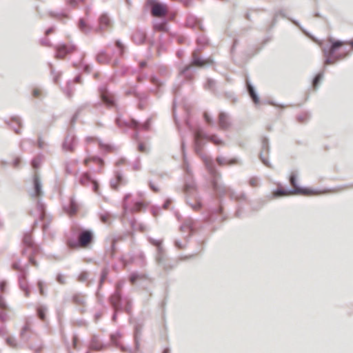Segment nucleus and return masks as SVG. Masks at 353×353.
Returning a JSON list of instances; mask_svg holds the SVG:
<instances>
[{
    "instance_id": "obj_1",
    "label": "nucleus",
    "mask_w": 353,
    "mask_h": 353,
    "mask_svg": "<svg viewBox=\"0 0 353 353\" xmlns=\"http://www.w3.org/2000/svg\"><path fill=\"white\" fill-rule=\"evenodd\" d=\"M327 41L330 43V46H327L322 42L319 43L326 57V64H332L336 60L346 57L349 52L345 50L346 46H350V50H353V39L350 41H340L330 38Z\"/></svg>"
},
{
    "instance_id": "obj_2",
    "label": "nucleus",
    "mask_w": 353,
    "mask_h": 353,
    "mask_svg": "<svg viewBox=\"0 0 353 353\" xmlns=\"http://www.w3.org/2000/svg\"><path fill=\"white\" fill-rule=\"evenodd\" d=\"M206 139L216 145H222L224 142L219 138L216 135H205L201 129L196 130L194 132V150L196 153L199 155L203 159L207 168L210 171H214L212 161L211 159L203 152V143L202 140Z\"/></svg>"
},
{
    "instance_id": "obj_3",
    "label": "nucleus",
    "mask_w": 353,
    "mask_h": 353,
    "mask_svg": "<svg viewBox=\"0 0 353 353\" xmlns=\"http://www.w3.org/2000/svg\"><path fill=\"white\" fill-rule=\"evenodd\" d=\"M290 183L292 187V194H301L303 196H316L328 192L327 191H318L308 188H301L296 184V178L294 174H291Z\"/></svg>"
},
{
    "instance_id": "obj_4",
    "label": "nucleus",
    "mask_w": 353,
    "mask_h": 353,
    "mask_svg": "<svg viewBox=\"0 0 353 353\" xmlns=\"http://www.w3.org/2000/svg\"><path fill=\"white\" fill-rule=\"evenodd\" d=\"M77 141L75 135L68 133L62 143V149L65 152H73L75 150Z\"/></svg>"
},
{
    "instance_id": "obj_5",
    "label": "nucleus",
    "mask_w": 353,
    "mask_h": 353,
    "mask_svg": "<svg viewBox=\"0 0 353 353\" xmlns=\"http://www.w3.org/2000/svg\"><path fill=\"white\" fill-rule=\"evenodd\" d=\"M168 7L166 4L154 3L151 8V14L155 17H163L168 14Z\"/></svg>"
},
{
    "instance_id": "obj_6",
    "label": "nucleus",
    "mask_w": 353,
    "mask_h": 353,
    "mask_svg": "<svg viewBox=\"0 0 353 353\" xmlns=\"http://www.w3.org/2000/svg\"><path fill=\"white\" fill-rule=\"evenodd\" d=\"M117 123L119 127H127L132 129H137L139 123L133 119L119 117L117 119Z\"/></svg>"
},
{
    "instance_id": "obj_7",
    "label": "nucleus",
    "mask_w": 353,
    "mask_h": 353,
    "mask_svg": "<svg viewBox=\"0 0 353 353\" xmlns=\"http://www.w3.org/2000/svg\"><path fill=\"white\" fill-rule=\"evenodd\" d=\"M76 50V47L73 45H61L57 48V58L63 59L68 54L72 53Z\"/></svg>"
},
{
    "instance_id": "obj_8",
    "label": "nucleus",
    "mask_w": 353,
    "mask_h": 353,
    "mask_svg": "<svg viewBox=\"0 0 353 353\" xmlns=\"http://www.w3.org/2000/svg\"><path fill=\"white\" fill-rule=\"evenodd\" d=\"M92 240V233L89 230L82 232L79 236V245L81 248H86Z\"/></svg>"
},
{
    "instance_id": "obj_9",
    "label": "nucleus",
    "mask_w": 353,
    "mask_h": 353,
    "mask_svg": "<svg viewBox=\"0 0 353 353\" xmlns=\"http://www.w3.org/2000/svg\"><path fill=\"white\" fill-rule=\"evenodd\" d=\"M212 63L209 59L203 60L200 58V53L199 51L195 50L192 53V65L197 67H203L208 63Z\"/></svg>"
},
{
    "instance_id": "obj_10",
    "label": "nucleus",
    "mask_w": 353,
    "mask_h": 353,
    "mask_svg": "<svg viewBox=\"0 0 353 353\" xmlns=\"http://www.w3.org/2000/svg\"><path fill=\"white\" fill-rule=\"evenodd\" d=\"M218 125L222 130H228L230 126V122L228 115L225 112H220L218 117Z\"/></svg>"
},
{
    "instance_id": "obj_11",
    "label": "nucleus",
    "mask_w": 353,
    "mask_h": 353,
    "mask_svg": "<svg viewBox=\"0 0 353 353\" xmlns=\"http://www.w3.org/2000/svg\"><path fill=\"white\" fill-rule=\"evenodd\" d=\"M290 195H292V192L282 187H279L276 190H274L272 192L273 199L282 196H288Z\"/></svg>"
},
{
    "instance_id": "obj_12",
    "label": "nucleus",
    "mask_w": 353,
    "mask_h": 353,
    "mask_svg": "<svg viewBox=\"0 0 353 353\" xmlns=\"http://www.w3.org/2000/svg\"><path fill=\"white\" fill-rule=\"evenodd\" d=\"M94 163L97 165H99L100 168H102L103 166V160L97 156H92V157H89L86 159H84L83 161V164L85 165V166H88L90 163Z\"/></svg>"
},
{
    "instance_id": "obj_13",
    "label": "nucleus",
    "mask_w": 353,
    "mask_h": 353,
    "mask_svg": "<svg viewBox=\"0 0 353 353\" xmlns=\"http://www.w3.org/2000/svg\"><path fill=\"white\" fill-rule=\"evenodd\" d=\"M110 60L111 57L106 52H102L97 55V61L101 63H108Z\"/></svg>"
},
{
    "instance_id": "obj_14",
    "label": "nucleus",
    "mask_w": 353,
    "mask_h": 353,
    "mask_svg": "<svg viewBox=\"0 0 353 353\" xmlns=\"http://www.w3.org/2000/svg\"><path fill=\"white\" fill-rule=\"evenodd\" d=\"M216 162L219 165L223 166V165L235 164V163H236V160L234 159L228 160L223 157H217Z\"/></svg>"
},
{
    "instance_id": "obj_15",
    "label": "nucleus",
    "mask_w": 353,
    "mask_h": 353,
    "mask_svg": "<svg viewBox=\"0 0 353 353\" xmlns=\"http://www.w3.org/2000/svg\"><path fill=\"white\" fill-rule=\"evenodd\" d=\"M101 98L103 101L108 105H112L114 104V97L112 94L105 92L102 93Z\"/></svg>"
},
{
    "instance_id": "obj_16",
    "label": "nucleus",
    "mask_w": 353,
    "mask_h": 353,
    "mask_svg": "<svg viewBox=\"0 0 353 353\" xmlns=\"http://www.w3.org/2000/svg\"><path fill=\"white\" fill-rule=\"evenodd\" d=\"M145 35L142 32L137 31V32H134L133 34V40L137 43L140 44V43H143V41H145Z\"/></svg>"
},
{
    "instance_id": "obj_17",
    "label": "nucleus",
    "mask_w": 353,
    "mask_h": 353,
    "mask_svg": "<svg viewBox=\"0 0 353 353\" xmlns=\"http://www.w3.org/2000/svg\"><path fill=\"white\" fill-rule=\"evenodd\" d=\"M247 88H248V91L252 99L254 102V103H258L259 102V99L257 97L256 94L255 93V91H254L253 87L248 81H247Z\"/></svg>"
},
{
    "instance_id": "obj_18",
    "label": "nucleus",
    "mask_w": 353,
    "mask_h": 353,
    "mask_svg": "<svg viewBox=\"0 0 353 353\" xmlns=\"http://www.w3.org/2000/svg\"><path fill=\"white\" fill-rule=\"evenodd\" d=\"M34 196H39L41 194V187L39 181V179L37 176L34 177Z\"/></svg>"
},
{
    "instance_id": "obj_19",
    "label": "nucleus",
    "mask_w": 353,
    "mask_h": 353,
    "mask_svg": "<svg viewBox=\"0 0 353 353\" xmlns=\"http://www.w3.org/2000/svg\"><path fill=\"white\" fill-rule=\"evenodd\" d=\"M148 203L145 201H137L134 203L132 207V211L138 212H140L142 209H144L147 207Z\"/></svg>"
},
{
    "instance_id": "obj_20",
    "label": "nucleus",
    "mask_w": 353,
    "mask_h": 353,
    "mask_svg": "<svg viewBox=\"0 0 353 353\" xmlns=\"http://www.w3.org/2000/svg\"><path fill=\"white\" fill-rule=\"evenodd\" d=\"M123 183V177L122 176L117 173L115 176V179L112 181L111 186L114 189H117L120 184Z\"/></svg>"
},
{
    "instance_id": "obj_21",
    "label": "nucleus",
    "mask_w": 353,
    "mask_h": 353,
    "mask_svg": "<svg viewBox=\"0 0 353 353\" xmlns=\"http://www.w3.org/2000/svg\"><path fill=\"white\" fill-rule=\"evenodd\" d=\"M23 244L29 248H32L34 245L32 236L31 234H26L23 239Z\"/></svg>"
},
{
    "instance_id": "obj_22",
    "label": "nucleus",
    "mask_w": 353,
    "mask_h": 353,
    "mask_svg": "<svg viewBox=\"0 0 353 353\" xmlns=\"http://www.w3.org/2000/svg\"><path fill=\"white\" fill-rule=\"evenodd\" d=\"M79 210V205L74 201L71 200L68 212L70 215H74Z\"/></svg>"
},
{
    "instance_id": "obj_23",
    "label": "nucleus",
    "mask_w": 353,
    "mask_h": 353,
    "mask_svg": "<svg viewBox=\"0 0 353 353\" xmlns=\"http://www.w3.org/2000/svg\"><path fill=\"white\" fill-rule=\"evenodd\" d=\"M153 28L155 31H158V32H165L168 31L166 22H161V23H155L153 26Z\"/></svg>"
},
{
    "instance_id": "obj_24",
    "label": "nucleus",
    "mask_w": 353,
    "mask_h": 353,
    "mask_svg": "<svg viewBox=\"0 0 353 353\" xmlns=\"http://www.w3.org/2000/svg\"><path fill=\"white\" fill-rule=\"evenodd\" d=\"M99 23L101 27L107 28L110 26V21L107 15L103 14L99 19Z\"/></svg>"
},
{
    "instance_id": "obj_25",
    "label": "nucleus",
    "mask_w": 353,
    "mask_h": 353,
    "mask_svg": "<svg viewBox=\"0 0 353 353\" xmlns=\"http://www.w3.org/2000/svg\"><path fill=\"white\" fill-rule=\"evenodd\" d=\"M100 219L103 223L109 224L111 221V216L108 213L103 214H101Z\"/></svg>"
},
{
    "instance_id": "obj_26",
    "label": "nucleus",
    "mask_w": 353,
    "mask_h": 353,
    "mask_svg": "<svg viewBox=\"0 0 353 353\" xmlns=\"http://www.w3.org/2000/svg\"><path fill=\"white\" fill-rule=\"evenodd\" d=\"M37 314L39 318L42 320L45 321L46 319V310L41 307H39L37 308Z\"/></svg>"
},
{
    "instance_id": "obj_27",
    "label": "nucleus",
    "mask_w": 353,
    "mask_h": 353,
    "mask_svg": "<svg viewBox=\"0 0 353 353\" xmlns=\"http://www.w3.org/2000/svg\"><path fill=\"white\" fill-rule=\"evenodd\" d=\"M196 190L195 185L194 184H187L184 187V191L186 193H193Z\"/></svg>"
},
{
    "instance_id": "obj_28",
    "label": "nucleus",
    "mask_w": 353,
    "mask_h": 353,
    "mask_svg": "<svg viewBox=\"0 0 353 353\" xmlns=\"http://www.w3.org/2000/svg\"><path fill=\"white\" fill-rule=\"evenodd\" d=\"M90 180V176L88 173H84L80 179V183L82 185H86L88 181Z\"/></svg>"
},
{
    "instance_id": "obj_29",
    "label": "nucleus",
    "mask_w": 353,
    "mask_h": 353,
    "mask_svg": "<svg viewBox=\"0 0 353 353\" xmlns=\"http://www.w3.org/2000/svg\"><path fill=\"white\" fill-rule=\"evenodd\" d=\"M322 77L323 76H322L321 74H319L314 79V81H313V88L314 89H316L318 87V85H319L320 81L321 80Z\"/></svg>"
},
{
    "instance_id": "obj_30",
    "label": "nucleus",
    "mask_w": 353,
    "mask_h": 353,
    "mask_svg": "<svg viewBox=\"0 0 353 353\" xmlns=\"http://www.w3.org/2000/svg\"><path fill=\"white\" fill-rule=\"evenodd\" d=\"M308 118H309V116H308L307 113H303L298 116L297 119L299 120V121L303 123V122L306 121L308 119Z\"/></svg>"
},
{
    "instance_id": "obj_31",
    "label": "nucleus",
    "mask_w": 353,
    "mask_h": 353,
    "mask_svg": "<svg viewBox=\"0 0 353 353\" xmlns=\"http://www.w3.org/2000/svg\"><path fill=\"white\" fill-rule=\"evenodd\" d=\"M249 184L252 188L257 187L259 185V180H258V179H256L255 177L251 178L249 180Z\"/></svg>"
},
{
    "instance_id": "obj_32",
    "label": "nucleus",
    "mask_w": 353,
    "mask_h": 353,
    "mask_svg": "<svg viewBox=\"0 0 353 353\" xmlns=\"http://www.w3.org/2000/svg\"><path fill=\"white\" fill-rule=\"evenodd\" d=\"M74 301L79 304V305H83L84 304V299L82 297H79L78 296H75L73 298Z\"/></svg>"
},
{
    "instance_id": "obj_33",
    "label": "nucleus",
    "mask_w": 353,
    "mask_h": 353,
    "mask_svg": "<svg viewBox=\"0 0 353 353\" xmlns=\"http://www.w3.org/2000/svg\"><path fill=\"white\" fill-rule=\"evenodd\" d=\"M12 268L17 271L20 272H23L24 270L23 268L18 262L13 263Z\"/></svg>"
},
{
    "instance_id": "obj_34",
    "label": "nucleus",
    "mask_w": 353,
    "mask_h": 353,
    "mask_svg": "<svg viewBox=\"0 0 353 353\" xmlns=\"http://www.w3.org/2000/svg\"><path fill=\"white\" fill-rule=\"evenodd\" d=\"M203 118H204L205 122L208 125H212V120L210 118V117L209 116V114H208V112H204L203 113Z\"/></svg>"
},
{
    "instance_id": "obj_35",
    "label": "nucleus",
    "mask_w": 353,
    "mask_h": 353,
    "mask_svg": "<svg viewBox=\"0 0 353 353\" xmlns=\"http://www.w3.org/2000/svg\"><path fill=\"white\" fill-rule=\"evenodd\" d=\"M88 277V274L87 272H83L79 274L78 279L80 281H84L87 280Z\"/></svg>"
},
{
    "instance_id": "obj_36",
    "label": "nucleus",
    "mask_w": 353,
    "mask_h": 353,
    "mask_svg": "<svg viewBox=\"0 0 353 353\" xmlns=\"http://www.w3.org/2000/svg\"><path fill=\"white\" fill-rule=\"evenodd\" d=\"M37 286L39 288V290L40 294L41 296H44L45 295V292H44V289H43V283L41 281H39L38 283H37Z\"/></svg>"
},
{
    "instance_id": "obj_37",
    "label": "nucleus",
    "mask_w": 353,
    "mask_h": 353,
    "mask_svg": "<svg viewBox=\"0 0 353 353\" xmlns=\"http://www.w3.org/2000/svg\"><path fill=\"white\" fill-rule=\"evenodd\" d=\"M7 343L11 346V347H16L17 346V343H16V341L14 340V339H12V338H8L7 340Z\"/></svg>"
},
{
    "instance_id": "obj_38",
    "label": "nucleus",
    "mask_w": 353,
    "mask_h": 353,
    "mask_svg": "<svg viewBox=\"0 0 353 353\" xmlns=\"http://www.w3.org/2000/svg\"><path fill=\"white\" fill-rule=\"evenodd\" d=\"M119 296L118 295L115 296H113L112 298V305L116 307V305H117V303H119Z\"/></svg>"
},
{
    "instance_id": "obj_39",
    "label": "nucleus",
    "mask_w": 353,
    "mask_h": 353,
    "mask_svg": "<svg viewBox=\"0 0 353 353\" xmlns=\"http://www.w3.org/2000/svg\"><path fill=\"white\" fill-rule=\"evenodd\" d=\"M194 210L200 209L201 204L199 201H196L195 204H190Z\"/></svg>"
},
{
    "instance_id": "obj_40",
    "label": "nucleus",
    "mask_w": 353,
    "mask_h": 353,
    "mask_svg": "<svg viewBox=\"0 0 353 353\" xmlns=\"http://www.w3.org/2000/svg\"><path fill=\"white\" fill-rule=\"evenodd\" d=\"M32 94L34 97H39L41 94V91L39 89H34Z\"/></svg>"
},
{
    "instance_id": "obj_41",
    "label": "nucleus",
    "mask_w": 353,
    "mask_h": 353,
    "mask_svg": "<svg viewBox=\"0 0 353 353\" xmlns=\"http://www.w3.org/2000/svg\"><path fill=\"white\" fill-rule=\"evenodd\" d=\"M29 331V326L28 325H26L24 326L22 329H21V336H23L27 332Z\"/></svg>"
},
{
    "instance_id": "obj_42",
    "label": "nucleus",
    "mask_w": 353,
    "mask_h": 353,
    "mask_svg": "<svg viewBox=\"0 0 353 353\" xmlns=\"http://www.w3.org/2000/svg\"><path fill=\"white\" fill-rule=\"evenodd\" d=\"M67 244L70 248H76L78 246V245L75 242H72L70 241H68Z\"/></svg>"
},
{
    "instance_id": "obj_43",
    "label": "nucleus",
    "mask_w": 353,
    "mask_h": 353,
    "mask_svg": "<svg viewBox=\"0 0 353 353\" xmlns=\"http://www.w3.org/2000/svg\"><path fill=\"white\" fill-rule=\"evenodd\" d=\"M0 308H1V309L6 308V303L2 296H0Z\"/></svg>"
},
{
    "instance_id": "obj_44",
    "label": "nucleus",
    "mask_w": 353,
    "mask_h": 353,
    "mask_svg": "<svg viewBox=\"0 0 353 353\" xmlns=\"http://www.w3.org/2000/svg\"><path fill=\"white\" fill-rule=\"evenodd\" d=\"M137 275H131L130 277V281L133 284L137 281Z\"/></svg>"
},
{
    "instance_id": "obj_45",
    "label": "nucleus",
    "mask_w": 353,
    "mask_h": 353,
    "mask_svg": "<svg viewBox=\"0 0 353 353\" xmlns=\"http://www.w3.org/2000/svg\"><path fill=\"white\" fill-rule=\"evenodd\" d=\"M152 243L158 248L161 245V242L160 241H152Z\"/></svg>"
},
{
    "instance_id": "obj_46",
    "label": "nucleus",
    "mask_w": 353,
    "mask_h": 353,
    "mask_svg": "<svg viewBox=\"0 0 353 353\" xmlns=\"http://www.w3.org/2000/svg\"><path fill=\"white\" fill-rule=\"evenodd\" d=\"M96 141V139H95L94 137H87V138H86V141H87L88 143L94 142V141Z\"/></svg>"
},
{
    "instance_id": "obj_47",
    "label": "nucleus",
    "mask_w": 353,
    "mask_h": 353,
    "mask_svg": "<svg viewBox=\"0 0 353 353\" xmlns=\"http://www.w3.org/2000/svg\"><path fill=\"white\" fill-rule=\"evenodd\" d=\"M116 46H117L119 48H120L121 50H123V45L121 43V42H120V41H117V42H116Z\"/></svg>"
},
{
    "instance_id": "obj_48",
    "label": "nucleus",
    "mask_w": 353,
    "mask_h": 353,
    "mask_svg": "<svg viewBox=\"0 0 353 353\" xmlns=\"http://www.w3.org/2000/svg\"><path fill=\"white\" fill-rule=\"evenodd\" d=\"M5 286H6V283L4 282H1L0 283V290L1 292H3Z\"/></svg>"
},
{
    "instance_id": "obj_49",
    "label": "nucleus",
    "mask_w": 353,
    "mask_h": 353,
    "mask_svg": "<svg viewBox=\"0 0 353 353\" xmlns=\"http://www.w3.org/2000/svg\"><path fill=\"white\" fill-rule=\"evenodd\" d=\"M94 192H97L98 184L95 181H94Z\"/></svg>"
},
{
    "instance_id": "obj_50",
    "label": "nucleus",
    "mask_w": 353,
    "mask_h": 353,
    "mask_svg": "<svg viewBox=\"0 0 353 353\" xmlns=\"http://www.w3.org/2000/svg\"><path fill=\"white\" fill-rule=\"evenodd\" d=\"M79 25H80V27L82 28L83 26H84V22L83 21V20H81L80 22H79Z\"/></svg>"
},
{
    "instance_id": "obj_51",
    "label": "nucleus",
    "mask_w": 353,
    "mask_h": 353,
    "mask_svg": "<svg viewBox=\"0 0 353 353\" xmlns=\"http://www.w3.org/2000/svg\"><path fill=\"white\" fill-rule=\"evenodd\" d=\"M139 150L141 151V152H144V148H143V146L142 145H139Z\"/></svg>"
},
{
    "instance_id": "obj_52",
    "label": "nucleus",
    "mask_w": 353,
    "mask_h": 353,
    "mask_svg": "<svg viewBox=\"0 0 353 353\" xmlns=\"http://www.w3.org/2000/svg\"><path fill=\"white\" fill-rule=\"evenodd\" d=\"M29 294H30L29 290H26V296H27V297L29 296Z\"/></svg>"
},
{
    "instance_id": "obj_53",
    "label": "nucleus",
    "mask_w": 353,
    "mask_h": 353,
    "mask_svg": "<svg viewBox=\"0 0 353 353\" xmlns=\"http://www.w3.org/2000/svg\"><path fill=\"white\" fill-rule=\"evenodd\" d=\"M50 32H51V30H47L46 34H48Z\"/></svg>"
},
{
    "instance_id": "obj_54",
    "label": "nucleus",
    "mask_w": 353,
    "mask_h": 353,
    "mask_svg": "<svg viewBox=\"0 0 353 353\" xmlns=\"http://www.w3.org/2000/svg\"><path fill=\"white\" fill-rule=\"evenodd\" d=\"M144 65H145V63H141V67H143Z\"/></svg>"
},
{
    "instance_id": "obj_55",
    "label": "nucleus",
    "mask_w": 353,
    "mask_h": 353,
    "mask_svg": "<svg viewBox=\"0 0 353 353\" xmlns=\"http://www.w3.org/2000/svg\"><path fill=\"white\" fill-rule=\"evenodd\" d=\"M151 188L154 190V191H157V189H154L152 186H151Z\"/></svg>"
},
{
    "instance_id": "obj_56",
    "label": "nucleus",
    "mask_w": 353,
    "mask_h": 353,
    "mask_svg": "<svg viewBox=\"0 0 353 353\" xmlns=\"http://www.w3.org/2000/svg\"><path fill=\"white\" fill-rule=\"evenodd\" d=\"M32 264H33L34 265H36L35 262H33V261H32Z\"/></svg>"
},
{
    "instance_id": "obj_57",
    "label": "nucleus",
    "mask_w": 353,
    "mask_h": 353,
    "mask_svg": "<svg viewBox=\"0 0 353 353\" xmlns=\"http://www.w3.org/2000/svg\"><path fill=\"white\" fill-rule=\"evenodd\" d=\"M112 244H113V245H114V244H115V241H113Z\"/></svg>"
}]
</instances>
